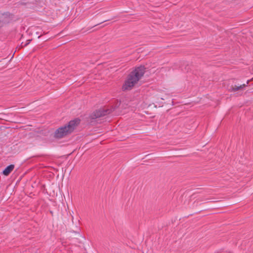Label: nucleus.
I'll return each instance as SVG.
<instances>
[{
	"label": "nucleus",
	"mask_w": 253,
	"mask_h": 253,
	"mask_svg": "<svg viewBox=\"0 0 253 253\" xmlns=\"http://www.w3.org/2000/svg\"><path fill=\"white\" fill-rule=\"evenodd\" d=\"M145 72L144 66H140L135 68L128 75L126 80L123 85V90H130L142 78Z\"/></svg>",
	"instance_id": "1"
},
{
	"label": "nucleus",
	"mask_w": 253,
	"mask_h": 253,
	"mask_svg": "<svg viewBox=\"0 0 253 253\" xmlns=\"http://www.w3.org/2000/svg\"><path fill=\"white\" fill-rule=\"evenodd\" d=\"M249 81L247 82V84H238V85H231L230 88H229L228 90L230 92H234L237 91L239 90H243L244 88L247 85V84H248Z\"/></svg>",
	"instance_id": "4"
},
{
	"label": "nucleus",
	"mask_w": 253,
	"mask_h": 253,
	"mask_svg": "<svg viewBox=\"0 0 253 253\" xmlns=\"http://www.w3.org/2000/svg\"><path fill=\"white\" fill-rule=\"evenodd\" d=\"M71 232H73L75 233V235L77 236H79L81 237H84V236L82 234L81 232V229L80 227L77 226L76 230H71Z\"/></svg>",
	"instance_id": "6"
},
{
	"label": "nucleus",
	"mask_w": 253,
	"mask_h": 253,
	"mask_svg": "<svg viewBox=\"0 0 253 253\" xmlns=\"http://www.w3.org/2000/svg\"><path fill=\"white\" fill-rule=\"evenodd\" d=\"M81 120L75 118L69 121L68 124L57 128L54 133V137L56 139H61L71 134L80 124Z\"/></svg>",
	"instance_id": "2"
},
{
	"label": "nucleus",
	"mask_w": 253,
	"mask_h": 253,
	"mask_svg": "<svg viewBox=\"0 0 253 253\" xmlns=\"http://www.w3.org/2000/svg\"><path fill=\"white\" fill-rule=\"evenodd\" d=\"M111 109L100 108L94 111L91 115V118L92 119L100 118L104 116L107 114L111 113Z\"/></svg>",
	"instance_id": "3"
},
{
	"label": "nucleus",
	"mask_w": 253,
	"mask_h": 253,
	"mask_svg": "<svg viewBox=\"0 0 253 253\" xmlns=\"http://www.w3.org/2000/svg\"><path fill=\"white\" fill-rule=\"evenodd\" d=\"M72 222L74 223V217L73 216H72Z\"/></svg>",
	"instance_id": "7"
},
{
	"label": "nucleus",
	"mask_w": 253,
	"mask_h": 253,
	"mask_svg": "<svg viewBox=\"0 0 253 253\" xmlns=\"http://www.w3.org/2000/svg\"><path fill=\"white\" fill-rule=\"evenodd\" d=\"M14 165L13 164L10 165L6 167L3 170L2 173L5 176H8L14 169Z\"/></svg>",
	"instance_id": "5"
},
{
	"label": "nucleus",
	"mask_w": 253,
	"mask_h": 253,
	"mask_svg": "<svg viewBox=\"0 0 253 253\" xmlns=\"http://www.w3.org/2000/svg\"><path fill=\"white\" fill-rule=\"evenodd\" d=\"M29 42H28L26 44H25V46L27 45Z\"/></svg>",
	"instance_id": "8"
}]
</instances>
